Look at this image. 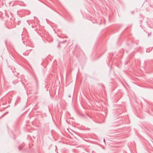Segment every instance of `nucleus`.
<instances>
[{
  "instance_id": "obj_2",
  "label": "nucleus",
  "mask_w": 153,
  "mask_h": 153,
  "mask_svg": "<svg viewBox=\"0 0 153 153\" xmlns=\"http://www.w3.org/2000/svg\"><path fill=\"white\" fill-rule=\"evenodd\" d=\"M7 113H8V112H6V113H4V114H3V115L1 117H2L4 116V115H5Z\"/></svg>"
},
{
  "instance_id": "obj_7",
  "label": "nucleus",
  "mask_w": 153,
  "mask_h": 153,
  "mask_svg": "<svg viewBox=\"0 0 153 153\" xmlns=\"http://www.w3.org/2000/svg\"><path fill=\"white\" fill-rule=\"evenodd\" d=\"M7 28H8V29H9V28L8 27H7Z\"/></svg>"
},
{
  "instance_id": "obj_4",
  "label": "nucleus",
  "mask_w": 153,
  "mask_h": 153,
  "mask_svg": "<svg viewBox=\"0 0 153 153\" xmlns=\"http://www.w3.org/2000/svg\"><path fill=\"white\" fill-rule=\"evenodd\" d=\"M58 46H59V44H58Z\"/></svg>"
},
{
  "instance_id": "obj_1",
  "label": "nucleus",
  "mask_w": 153,
  "mask_h": 153,
  "mask_svg": "<svg viewBox=\"0 0 153 153\" xmlns=\"http://www.w3.org/2000/svg\"><path fill=\"white\" fill-rule=\"evenodd\" d=\"M18 148L19 150H20L22 149V148L21 147V146H19Z\"/></svg>"
},
{
  "instance_id": "obj_6",
  "label": "nucleus",
  "mask_w": 153,
  "mask_h": 153,
  "mask_svg": "<svg viewBox=\"0 0 153 153\" xmlns=\"http://www.w3.org/2000/svg\"><path fill=\"white\" fill-rule=\"evenodd\" d=\"M7 28H8V29H9V28L8 27H7Z\"/></svg>"
},
{
  "instance_id": "obj_5",
  "label": "nucleus",
  "mask_w": 153,
  "mask_h": 153,
  "mask_svg": "<svg viewBox=\"0 0 153 153\" xmlns=\"http://www.w3.org/2000/svg\"><path fill=\"white\" fill-rule=\"evenodd\" d=\"M7 28H8V29H9V28L8 27H7Z\"/></svg>"
},
{
  "instance_id": "obj_3",
  "label": "nucleus",
  "mask_w": 153,
  "mask_h": 153,
  "mask_svg": "<svg viewBox=\"0 0 153 153\" xmlns=\"http://www.w3.org/2000/svg\"><path fill=\"white\" fill-rule=\"evenodd\" d=\"M103 141H104V142L105 143V138H104V139H103Z\"/></svg>"
}]
</instances>
